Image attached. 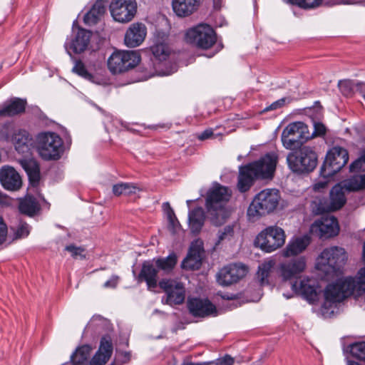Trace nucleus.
<instances>
[{"label": "nucleus", "instance_id": "nucleus-56", "mask_svg": "<svg viewBox=\"0 0 365 365\" xmlns=\"http://www.w3.org/2000/svg\"><path fill=\"white\" fill-rule=\"evenodd\" d=\"M7 236V227L4 222L2 218L0 217V245H2L6 239Z\"/></svg>", "mask_w": 365, "mask_h": 365}, {"label": "nucleus", "instance_id": "nucleus-38", "mask_svg": "<svg viewBox=\"0 0 365 365\" xmlns=\"http://www.w3.org/2000/svg\"><path fill=\"white\" fill-rule=\"evenodd\" d=\"M275 265V260L269 259L262 263L258 268V277L262 284L268 283V277Z\"/></svg>", "mask_w": 365, "mask_h": 365}, {"label": "nucleus", "instance_id": "nucleus-13", "mask_svg": "<svg viewBox=\"0 0 365 365\" xmlns=\"http://www.w3.org/2000/svg\"><path fill=\"white\" fill-rule=\"evenodd\" d=\"M310 231L319 238L327 239L339 234V226L334 217H325L315 220L310 227Z\"/></svg>", "mask_w": 365, "mask_h": 365}, {"label": "nucleus", "instance_id": "nucleus-49", "mask_svg": "<svg viewBox=\"0 0 365 365\" xmlns=\"http://www.w3.org/2000/svg\"><path fill=\"white\" fill-rule=\"evenodd\" d=\"M338 86L344 96H350L353 92L354 83L349 80L340 81Z\"/></svg>", "mask_w": 365, "mask_h": 365}, {"label": "nucleus", "instance_id": "nucleus-16", "mask_svg": "<svg viewBox=\"0 0 365 365\" xmlns=\"http://www.w3.org/2000/svg\"><path fill=\"white\" fill-rule=\"evenodd\" d=\"M0 182L9 191H17L22 187L19 173L11 166L5 165L0 169Z\"/></svg>", "mask_w": 365, "mask_h": 365}, {"label": "nucleus", "instance_id": "nucleus-7", "mask_svg": "<svg viewBox=\"0 0 365 365\" xmlns=\"http://www.w3.org/2000/svg\"><path fill=\"white\" fill-rule=\"evenodd\" d=\"M140 61L135 51H115L108 58V68L112 74H120L135 68Z\"/></svg>", "mask_w": 365, "mask_h": 365}, {"label": "nucleus", "instance_id": "nucleus-34", "mask_svg": "<svg viewBox=\"0 0 365 365\" xmlns=\"http://www.w3.org/2000/svg\"><path fill=\"white\" fill-rule=\"evenodd\" d=\"M290 170L298 175L307 174L314 170L317 161H287Z\"/></svg>", "mask_w": 365, "mask_h": 365}, {"label": "nucleus", "instance_id": "nucleus-60", "mask_svg": "<svg viewBox=\"0 0 365 365\" xmlns=\"http://www.w3.org/2000/svg\"><path fill=\"white\" fill-rule=\"evenodd\" d=\"M327 182H317L314 185V190H320L321 189L324 188L327 186Z\"/></svg>", "mask_w": 365, "mask_h": 365}, {"label": "nucleus", "instance_id": "nucleus-20", "mask_svg": "<svg viewBox=\"0 0 365 365\" xmlns=\"http://www.w3.org/2000/svg\"><path fill=\"white\" fill-rule=\"evenodd\" d=\"M145 36V26L141 23H135L127 30L124 41L128 47L134 48L142 43Z\"/></svg>", "mask_w": 365, "mask_h": 365}, {"label": "nucleus", "instance_id": "nucleus-63", "mask_svg": "<svg viewBox=\"0 0 365 365\" xmlns=\"http://www.w3.org/2000/svg\"><path fill=\"white\" fill-rule=\"evenodd\" d=\"M7 200V196L0 191V203H6Z\"/></svg>", "mask_w": 365, "mask_h": 365}, {"label": "nucleus", "instance_id": "nucleus-15", "mask_svg": "<svg viewBox=\"0 0 365 365\" xmlns=\"http://www.w3.org/2000/svg\"><path fill=\"white\" fill-rule=\"evenodd\" d=\"M187 308L194 317H207L216 316L217 313L215 306L207 299L190 298L187 300Z\"/></svg>", "mask_w": 365, "mask_h": 365}, {"label": "nucleus", "instance_id": "nucleus-42", "mask_svg": "<svg viewBox=\"0 0 365 365\" xmlns=\"http://www.w3.org/2000/svg\"><path fill=\"white\" fill-rule=\"evenodd\" d=\"M349 160V153L346 149L341 146H334L328 150L325 160Z\"/></svg>", "mask_w": 365, "mask_h": 365}, {"label": "nucleus", "instance_id": "nucleus-57", "mask_svg": "<svg viewBox=\"0 0 365 365\" xmlns=\"http://www.w3.org/2000/svg\"><path fill=\"white\" fill-rule=\"evenodd\" d=\"M119 277L118 276H112L108 281H106L103 287L105 288H115L118 283Z\"/></svg>", "mask_w": 365, "mask_h": 365}, {"label": "nucleus", "instance_id": "nucleus-52", "mask_svg": "<svg viewBox=\"0 0 365 365\" xmlns=\"http://www.w3.org/2000/svg\"><path fill=\"white\" fill-rule=\"evenodd\" d=\"M314 132L311 135H309V138H315V137H321L324 136L326 134L327 128L324 124L319 122L314 123Z\"/></svg>", "mask_w": 365, "mask_h": 365}, {"label": "nucleus", "instance_id": "nucleus-8", "mask_svg": "<svg viewBox=\"0 0 365 365\" xmlns=\"http://www.w3.org/2000/svg\"><path fill=\"white\" fill-rule=\"evenodd\" d=\"M308 126L301 121L289 123L283 130L281 140L283 146L289 150H296L309 139Z\"/></svg>", "mask_w": 365, "mask_h": 365}, {"label": "nucleus", "instance_id": "nucleus-46", "mask_svg": "<svg viewBox=\"0 0 365 365\" xmlns=\"http://www.w3.org/2000/svg\"><path fill=\"white\" fill-rule=\"evenodd\" d=\"M74 259H84L86 257V250L83 247H77L74 245H69L65 247Z\"/></svg>", "mask_w": 365, "mask_h": 365}, {"label": "nucleus", "instance_id": "nucleus-35", "mask_svg": "<svg viewBox=\"0 0 365 365\" xmlns=\"http://www.w3.org/2000/svg\"><path fill=\"white\" fill-rule=\"evenodd\" d=\"M154 57L159 61H164L170 54V48L165 39L156 38L155 43L150 47Z\"/></svg>", "mask_w": 365, "mask_h": 365}, {"label": "nucleus", "instance_id": "nucleus-33", "mask_svg": "<svg viewBox=\"0 0 365 365\" xmlns=\"http://www.w3.org/2000/svg\"><path fill=\"white\" fill-rule=\"evenodd\" d=\"M39 208L38 201L35 197L31 196H27L21 199L19 205L20 212L29 216L35 215L39 210Z\"/></svg>", "mask_w": 365, "mask_h": 365}, {"label": "nucleus", "instance_id": "nucleus-54", "mask_svg": "<svg viewBox=\"0 0 365 365\" xmlns=\"http://www.w3.org/2000/svg\"><path fill=\"white\" fill-rule=\"evenodd\" d=\"M196 138L201 141L215 138V135L212 128H208L202 131V133H197Z\"/></svg>", "mask_w": 365, "mask_h": 365}, {"label": "nucleus", "instance_id": "nucleus-30", "mask_svg": "<svg viewBox=\"0 0 365 365\" xmlns=\"http://www.w3.org/2000/svg\"><path fill=\"white\" fill-rule=\"evenodd\" d=\"M26 102L20 98L11 99L0 110V115L14 116L25 110Z\"/></svg>", "mask_w": 365, "mask_h": 365}, {"label": "nucleus", "instance_id": "nucleus-24", "mask_svg": "<svg viewBox=\"0 0 365 365\" xmlns=\"http://www.w3.org/2000/svg\"><path fill=\"white\" fill-rule=\"evenodd\" d=\"M113 352V346L110 340L103 338L98 351L89 362L90 365H105Z\"/></svg>", "mask_w": 365, "mask_h": 365}, {"label": "nucleus", "instance_id": "nucleus-26", "mask_svg": "<svg viewBox=\"0 0 365 365\" xmlns=\"http://www.w3.org/2000/svg\"><path fill=\"white\" fill-rule=\"evenodd\" d=\"M292 289L297 294L304 297L307 301L312 302L317 297L314 287L309 284V279H303L292 284Z\"/></svg>", "mask_w": 365, "mask_h": 365}, {"label": "nucleus", "instance_id": "nucleus-19", "mask_svg": "<svg viewBox=\"0 0 365 365\" xmlns=\"http://www.w3.org/2000/svg\"><path fill=\"white\" fill-rule=\"evenodd\" d=\"M203 252L202 242L195 240L192 242L186 258L183 260L182 267L187 269H197L202 264V254Z\"/></svg>", "mask_w": 365, "mask_h": 365}, {"label": "nucleus", "instance_id": "nucleus-61", "mask_svg": "<svg viewBox=\"0 0 365 365\" xmlns=\"http://www.w3.org/2000/svg\"><path fill=\"white\" fill-rule=\"evenodd\" d=\"M10 158V155L9 154L8 150H6L4 149H0V160L5 159V158Z\"/></svg>", "mask_w": 365, "mask_h": 365}, {"label": "nucleus", "instance_id": "nucleus-44", "mask_svg": "<svg viewBox=\"0 0 365 365\" xmlns=\"http://www.w3.org/2000/svg\"><path fill=\"white\" fill-rule=\"evenodd\" d=\"M168 206L167 211V217L168 220L169 229L173 232H177L180 229V224L175 216L173 210L170 207L168 203H166Z\"/></svg>", "mask_w": 365, "mask_h": 365}, {"label": "nucleus", "instance_id": "nucleus-12", "mask_svg": "<svg viewBox=\"0 0 365 365\" xmlns=\"http://www.w3.org/2000/svg\"><path fill=\"white\" fill-rule=\"evenodd\" d=\"M307 267V259L304 257H298L280 263L279 274L282 280L288 281L297 279Z\"/></svg>", "mask_w": 365, "mask_h": 365}, {"label": "nucleus", "instance_id": "nucleus-4", "mask_svg": "<svg viewBox=\"0 0 365 365\" xmlns=\"http://www.w3.org/2000/svg\"><path fill=\"white\" fill-rule=\"evenodd\" d=\"M37 151L43 160H59L66 148L62 138L54 132H43L36 138Z\"/></svg>", "mask_w": 365, "mask_h": 365}, {"label": "nucleus", "instance_id": "nucleus-17", "mask_svg": "<svg viewBox=\"0 0 365 365\" xmlns=\"http://www.w3.org/2000/svg\"><path fill=\"white\" fill-rule=\"evenodd\" d=\"M344 181L332 187L330 191V200L329 205L319 208V212H332L341 208L346 203V199L344 194L346 187Z\"/></svg>", "mask_w": 365, "mask_h": 365}, {"label": "nucleus", "instance_id": "nucleus-59", "mask_svg": "<svg viewBox=\"0 0 365 365\" xmlns=\"http://www.w3.org/2000/svg\"><path fill=\"white\" fill-rule=\"evenodd\" d=\"M363 161H353V163L350 165V170L353 171L356 168H360L362 166ZM365 163V161H364Z\"/></svg>", "mask_w": 365, "mask_h": 365}, {"label": "nucleus", "instance_id": "nucleus-9", "mask_svg": "<svg viewBox=\"0 0 365 365\" xmlns=\"http://www.w3.org/2000/svg\"><path fill=\"white\" fill-rule=\"evenodd\" d=\"M286 240L282 228L277 225L268 226L262 230L256 237V243L266 252H272L282 247Z\"/></svg>", "mask_w": 365, "mask_h": 365}, {"label": "nucleus", "instance_id": "nucleus-1", "mask_svg": "<svg viewBox=\"0 0 365 365\" xmlns=\"http://www.w3.org/2000/svg\"><path fill=\"white\" fill-rule=\"evenodd\" d=\"M365 294V267L361 268L355 277H345L327 285L324 290V302L322 306L324 315L329 313L332 305L349 296L358 298Z\"/></svg>", "mask_w": 365, "mask_h": 365}, {"label": "nucleus", "instance_id": "nucleus-62", "mask_svg": "<svg viewBox=\"0 0 365 365\" xmlns=\"http://www.w3.org/2000/svg\"><path fill=\"white\" fill-rule=\"evenodd\" d=\"M344 3L347 4H363L365 5V0H344Z\"/></svg>", "mask_w": 365, "mask_h": 365}, {"label": "nucleus", "instance_id": "nucleus-14", "mask_svg": "<svg viewBox=\"0 0 365 365\" xmlns=\"http://www.w3.org/2000/svg\"><path fill=\"white\" fill-rule=\"evenodd\" d=\"M247 273V268L242 264H232L224 267L217 274L218 283L228 286L238 282Z\"/></svg>", "mask_w": 365, "mask_h": 365}, {"label": "nucleus", "instance_id": "nucleus-11", "mask_svg": "<svg viewBox=\"0 0 365 365\" xmlns=\"http://www.w3.org/2000/svg\"><path fill=\"white\" fill-rule=\"evenodd\" d=\"M159 286L166 294V298L162 299L163 303L173 306L184 302L185 289L182 283L173 279H163Z\"/></svg>", "mask_w": 365, "mask_h": 365}, {"label": "nucleus", "instance_id": "nucleus-51", "mask_svg": "<svg viewBox=\"0 0 365 365\" xmlns=\"http://www.w3.org/2000/svg\"><path fill=\"white\" fill-rule=\"evenodd\" d=\"M234 234V226L233 225H227L225 227L223 230H220L218 232V241L220 243L221 241L230 238Z\"/></svg>", "mask_w": 365, "mask_h": 365}, {"label": "nucleus", "instance_id": "nucleus-55", "mask_svg": "<svg viewBox=\"0 0 365 365\" xmlns=\"http://www.w3.org/2000/svg\"><path fill=\"white\" fill-rule=\"evenodd\" d=\"M279 158V152L276 148H273L269 151L266 152L259 160H278Z\"/></svg>", "mask_w": 365, "mask_h": 365}, {"label": "nucleus", "instance_id": "nucleus-50", "mask_svg": "<svg viewBox=\"0 0 365 365\" xmlns=\"http://www.w3.org/2000/svg\"><path fill=\"white\" fill-rule=\"evenodd\" d=\"M73 71L85 78H90L91 77V75L87 71L84 64L80 61L76 62L73 68Z\"/></svg>", "mask_w": 365, "mask_h": 365}, {"label": "nucleus", "instance_id": "nucleus-39", "mask_svg": "<svg viewBox=\"0 0 365 365\" xmlns=\"http://www.w3.org/2000/svg\"><path fill=\"white\" fill-rule=\"evenodd\" d=\"M155 266L165 272H170L177 263V256L175 254L172 253L165 258H158L154 259Z\"/></svg>", "mask_w": 365, "mask_h": 365}, {"label": "nucleus", "instance_id": "nucleus-58", "mask_svg": "<svg viewBox=\"0 0 365 365\" xmlns=\"http://www.w3.org/2000/svg\"><path fill=\"white\" fill-rule=\"evenodd\" d=\"M284 102H285V99L281 98V99L272 103L269 106L264 108V110L268 111V110H276L279 108H281L284 105Z\"/></svg>", "mask_w": 365, "mask_h": 365}, {"label": "nucleus", "instance_id": "nucleus-53", "mask_svg": "<svg viewBox=\"0 0 365 365\" xmlns=\"http://www.w3.org/2000/svg\"><path fill=\"white\" fill-rule=\"evenodd\" d=\"M234 359L229 355H226L222 358L217 359L215 361L206 362V365H233Z\"/></svg>", "mask_w": 365, "mask_h": 365}, {"label": "nucleus", "instance_id": "nucleus-10", "mask_svg": "<svg viewBox=\"0 0 365 365\" xmlns=\"http://www.w3.org/2000/svg\"><path fill=\"white\" fill-rule=\"evenodd\" d=\"M138 9L136 0H111L109 11L114 21L125 24L131 21Z\"/></svg>", "mask_w": 365, "mask_h": 365}, {"label": "nucleus", "instance_id": "nucleus-5", "mask_svg": "<svg viewBox=\"0 0 365 365\" xmlns=\"http://www.w3.org/2000/svg\"><path fill=\"white\" fill-rule=\"evenodd\" d=\"M346 259L344 248L339 247L326 248L317 259L316 269L328 277L344 264Z\"/></svg>", "mask_w": 365, "mask_h": 365}, {"label": "nucleus", "instance_id": "nucleus-3", "mask_svg": "<svg viewBox=\"0 0 365 365\" xmlns=\"http://www.w3.org/2000/svg\"><path fill=\"white\" fill-rule=\"evenodd\" d=\"M280 199L279 190L264 189L253 198L247 209L250 220L255 221L272 212L278 206Z\"/></svg>", "mask_w": 365, "mask_h": 365}, {"label": "nucleus", "instance_id": "nucleus-31", "mask_svg": "<svg viewBox=\"0 0 365 365\" xmlns=\"http://www.w3.org/2000/svg\"><path fill=\"white\" fill-rule=\"evenodd\" d=\"M21 166L28 175L30 183L33 186H37L39 183L41 175L40 168L37 161H20Z\"/></svg>", "mask_w": 365, "mask_h": 365}, {"label": "nucleus", "instance_id": "nucleus-6", "mask_svg": "<svg viewBox=\"0 0 365 365\" xmlns=\"http://www.w3.org/2000/svg\"><path fill=\"white\" fill-rule=\"evenodd\" d=\"M185 40L193 46L207 50L216 43L217 36L210 25L200 24L186 31Z\"/></svg>", "mask_w": 365, "mask_h": 365}, {"label": "nucleus", "instance_id": "nucleus-47", "mask_svg": "<svg viewBox=\"0 0 365 365\" xmlns=\"http://www.w3.org/2000/svg\"><path fill=\"white\" fill-rule=\"evenodd\" d=\"M299 148L301 160H317V154L313 148L303 146Z\"/></svg>", "mask_w": 365, "mask_h": 365}, {"label": "nucleus", "instance_id": "nucleus-18", "mask_svg": "<svg viewBox=\"0 0 365 365\" xmlns=\"http://www.w3.org/2000/svg\"><path fill=\"white\" fill-rule=\"evenodd\" d=\"M277 161H252L247 165L256 180H272Z\"/></svg>", "mask_w": 365, "mask_h": 365}, {"label": "nucleus", "instance_id": "nucleus-32", "mask_svg": "<svg viewBox=\"0 0 365 365\" xmlns=\"http://www.w3.org/2000/svg\"><path fill=\"white\" fill-rule=\"evenodd\" d=\"M347 161H323L320 168V175L324 179L329 180L339 172Z\"/></svg>", "mask_w": 365, "mask_h": 365}, {"label": "nucleus", "instance_id": "nucleus-22", "mask_svg": "<svg viewBox=\"0 0 365 365\" xmlns=\"http://www.w3.org/2000/svg\"><path fill=\"white\" fill-rule=\"evenodd\" d=\"M310 244V237L305 235L292 238L282 250L284 257L296 256L303 252Z\"/></svg>", "mask_w": 365, "mask_h": 365}, {"label": "nucleus", "instance_id": "nucleus-21", "mask_svg": "<svg viewBox=\"0 0 365 365\" xmlns=\"http://www.w3.org/2000/svg\"><path fill=\"white\" fill-rule=\"evenodd\" d=\"M137 280L139 283L145 282L150 291H153L157 287L158 269L150 261H145L143 263Z\"/></svg>", "mask_w": 365, "mask_h": 365}, {"label": "nucleus", "instance_id": "nucleus-43", "mask_svg": "<svg viewBox=\"0 0 365 365\" xmlns=\"http://www.w3.org/2000/svg\"><path fill=\"white\" fill-rule=\"evenodd\" d=\"M350 352L354 357L365 361V342L361 341L351 344Z\"/></svg>", "mask_w": 365, "mask_h": 365}, {"label": "nucleus", "instance_id": "nucleus-28", "mask_svg": "<svg viewBox=\"0 0 365 365\" xmlns=\"http://www.w3.org/2000/svg\"><path fill=\"white\" fill-rule=\"evenodd\" d=\"M205 215L202 207H197L188 213V225L191 232L198 234L205 222Z\"/></svg>", "mask_w": 365, "mask_h": 365}, {"label": "nucleus", "instance_id": "nucleus-36", "mask_svg": "<svg viewBox=\"0 0 365 365\" xmlns=\"http://www.w3.org/2000/svg\"><path fill=\"white\" fill-rule=\"evenodd\" d=\"M344 186L347 192H356L365 188V174L354 175L344 180Z\"/></svg>", "mask_w": 365, "mask_h": 365}, {"label": "nucleus", "instance_id": "nucleus-40", "mask_svg": "<svg viewBox=\"0 0 365 365\" xmlns=\"http://www.w3.org/2000/svg\"><path fill=\"white\" fill-rule=\"evenodd\" d=\"M138 190V188L134 184L128 182L118 183L113 186V192L116 196L135 194Z\"/></svg>", "mask_w": 365, "mask_h": 365}, {"label": "nucleus", "instance_id": "nucleus-37", "mask_svg": "<svg viewBox=\"0 0 365 365\" xmlns=\"http://www.w3.org/2000/svg\"><path fill=\"white\" fill-rule=\"evenodd\" d=\"M91 349L88 346H82L76 349L71 356L74 365H88Z\"/></svg>", "mask_w": 365, "mask_h": 365}, {"label": "nucleus", "instance_id": "nucleus-64", "mask_svg": "<svg viewBox=\"0 0 365 365\" xmlns=\"http://www.w3.org/2000/svg\"><path fill=\"white\" fill-rule=\"evenodd\" d=\"M182 365H206V362H203V363L188 362V363H185Z\"/></svg>", "mask_w": 365, "mask_h": 365}, {"label": "nucleus", "instance_id": "nucleus-25", "mask_svg": "<svg viewBox=\"0 0 365 365\" xmlns=\"http://www.w3.org/2000/svg\"><path fill=\"white\" fill-rule=\"evenodd\" d=\"M105 0H97L89 11H88L83 18L84 23L87 25L96 24L106 13Z\"/></svg>", "mask_w": 365, "mask_h": 365}, {"label": "nucleus", "instance_id": "nucleus-48", "mask_svg": "<svg viewBox=\"0 0 365 365\" xmlns=\"http://www.w3.org/2000/svg\"><path fill=\"white\" fill-rule=\"evenodd\" d=\"M30 232V228L27 223L21 222L14 231V239L26 237Z\"/></svg>", "mask_w": 365, "mask_h": 365}, {"label": "nucleus", "instance_id": "nucleus-41", "mask_svg": "<svg viewBox=\"0 0 365 365\" xmlns=\"http://www.w3.org/2000/svg\"><path fill=\"white\" fill-rule=\"evenodd\" d=\"M29 134L26 130H19L14 134L13 140L15 145V148L17 151L24 152V150L28 149Z\"/></svg>", "mask_w": 365, "mask_h": 365}, {"label": "nucleus", "instance_id": "nucleus-27", "mask_svg": "<svg viewBox=\"0 0 365 365\" xmlns=\"http://www.w3.org/2000/svg\"><path fill=\"white\" fill-rule=\"evenodd\" d=\"M91 36L90 31L79 29L75 38L71 41L69 48L76 53L84 51L89 43Z\"/></svg>", "mask_w": 365, "mask_h": 365}, {"label": "nucleus", "instance_id": "nucleus-29", "mask_svg": "<svg viewBox=\"0 0 365 365\" xmlns=\"http://www.w3.org/2000/svg\"><path fill=\"white\" fill-rule=\"evenodd\" d=\"M255 177L251 172L248 165L240 168L237 187L241 192H245L252 186Z\"/></svg>", "mask_w": 365, "mask_h": 365}, {"label": "nucleus", "instance_id": "nucleus-45", "mask_svg": "<svg viewBox=\"0 0 365 365\" xmlns=\"http://www.w3.org/2000/svg\"><path fill=\"white\" fill-rule=\"evenodd\" d=\"M323 0H287L289 4L297 5L303 9H314L319 6Z\"/></svg>", "mask_w": 365, "mask_h": 365}, {"label": "nucleus", "instance_id": "nucleus-2", "mask_svg": "<svg viewBox=\"0 0 365 365\" xmlns=\"http://www.w3.org/2000/svg\"><path fill=\"white\" fill-rule=\"evenodd\" d=\"M232 196L231 190L217 182L213 183L207 192L205 207L211 222L220 226L230 215V211L225 207Z\"/></svg>", "mask_w": 365, "mask_h": 365}, {"label": "nucleus", "instance_id": "nucleus-23", "mask_svg": "<svg viewBox=\"0 0 365 365\" xmlns=\"http://www.w3.org/2000/svg\"><path fill=\"white\" fill-rule=\"evenodd\" d=\"M203 0H173V9L177 16H188L196 11Z\"/></svg>", "mask_w": 365, "mask_h": 365}]
</instances>
